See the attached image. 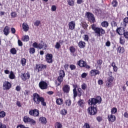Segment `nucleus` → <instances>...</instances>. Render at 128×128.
<instances>
[{
	"mask_svg": "<svg viewBox=\"0 0 128 128\" xmlns=\"http://www.w3.org/2000/svg\"><path fill=\"white\" fill-rule=\"evenodd\" d=\"M55 128H62V124L60 122H56L54 124Z\"/></svg>",
	"mask_w": 128,
	"mask_h": 128,
	"instance_id": "obj_37",
	"label": "nucleus"
},
{
	"mask_svg": "<svg viewBox=\"0 0 128 128\" xmlns=\"http://www.w3.org/2000/svg\"><path fill=\"white\" fill-rule=\"evenodd\" d=\"M18 46H24L22 42L20 40H18Z\"/></svg>",
	"mask_w": 128,
	"mask_h": 128,
	"instance_id": "obj_60",
	"label": "nucleus"
},
{
	"mask_svg": "<svg viewBox=\"0 0 128 128\" xmlns=\"http://www.w3.org/2000/svg\"><path fill=\"white\" fill-rule=\"evenodd\" d=\"M88 74L86 72L82 73L81 75L82 78H86Z\"/></svg>",
	"mask_w": 128,
	"mask_h": 128,
	"instance_id": "obj_62",
	"label": "nucleus"
},
{
	"mask_svg": "<svg viewBox=\"0 0 128 128\" xmlns=\"http://www.w3.org/2000/svg\"><path fill=\"white\" fill-rule=\"evenodd\" d=\"M124 36L126 38V40H128V32H124L123 33Z\"/></svg>",
	"mask_w": 128,
	"mask_h": 128,
	"instance_id": "obj_58",
	"label": "nucleus"
},
{
	"mask_svg": "<svg viewBox=\"0 0 128 128\" xmlns=\"http://www.w3.org/2000/svg\"><path fill=\"white\" fill-rule=\"evenodd\" d=\"M64 76H66V72H64V70H60L59 72V76L57 78V80L58 82L57 81L55 82V84H56L57 86H60L62 84V82Z\"/></svg>",
	"mask_w": 128,
	"mask_h": 128,
	"instance_id": "obj_4",
	"label": "nucleus"
},
{
	"mask_svg": "<svg viewBox=\"0 0 128 128\" xmlns=\"http://www.w3.org/2000/svg\"><path fill=\"white\" fill-rule=\"evenodd\" d=\"M120 44L124 46L126 44V40H124V37L120 36Z\"/></svg>",
	"mask_w": 128,
	"mask_h": 128,
	"instance_id": "obj_31",
	"label": "nucleus"
},
{
	"mask_svg": "<svg viewBox=\"0 0 128 128\" xmlns=\"http://www.w3.org/2000/svg\"><path fill=\"white\" fill-rule=\"evenodd\" d=\"M82 26L84 28V30H88V25L86 23L84 22V23L82 24Z\"/></svg>",
	"mask_w": 128,
	"mask_h": 128,
	"instance_id": "obj_51",
	"label": "nucleus"
},
{
	"mask_svg": "<svg viewBox=\"0 0 128 128\" xmlns=\"http://www.w3.org/2000/svg\"><path fill=\"white\" fill-rule=\"evenodd\" d=\"M69 50L71 54H72V56H74V53L76 52V48H74V46H72L69 47Z\"/></svg>",
	"mask_w": 128,
	"mask_h": 128,
	"instance_id": "obj_24",
	"label": "nucleus"
},
{
	"mask_svg": "<svg viewBox=\"0 0 128 128\" xmlns=\"http://www.w3.org/2000/svg\"><path fill=\"white\" fill-rule=\"evenodd\" d=\"M70 68L71 70H76V65H74L72 64L70 66Z\"/></svg>",
	"mask_w": 128,
	"mask_h": 128,
	"instance_id": "obj_56",
	"label": "nucleus"
},
{
	"mask_svg": "<svg viewBox=\"0 0 128 128\" xmlns=\"http://www.w3.org/2000/svg\"><path fill=\"white\" fill-rule=\"evenodd\" d=\"M11 18H16L18 16V14L16 12H12L10 13Z\"/></svg>",
	"mask_w": 128,
	"mask_h": 128,
	"instance_id": "obj_43",
	"label": "nucleus"
},
{
	"mask_svg": "<svg viewBox=\"0 0 128 128\" xmlns=\"http://www.w3.org/2000/svg\"><path fill=\"white\" fill-rule=\"evenodd\" d=\"M108 76H110L106 79V86H107L108 88H112V86H114L112 82H114V78L112 76V72H109Z\"/></svg>",
	"mask_w": 128,
	"mask_h": 128,
	"instance_id": "obj_6",
	"label": "nucleus"
},
{
	"mask_svg": "<svg viewBox=\"0 0 128 128\" xmlns=\"http://www.w3.org/2000/svg\"><path fill=\"white\" fill-rule=\"evenodd\" d=\"M101 26L102 28H108L109 26L108 22L107 21H103L101 23Z\"/></svg>",
	"mask_w": 128,
	"mask_h": 128,
	"instance_id": "obj_30",
	"label": "nucleus"
},
{
	"mask_svg": "<svg viewBox=\"0 0 128 128\" xmlns=\"http://www.w3.org/2000/svg\"><path fill=\"white\" fill-rule=\"evenodd\" d=\"M91 26L92 30L98 36H102L106 34V30L102 28L96 27V24H92Z\"/></svg>",
	"mask_w": 128,
	"mask_h": 128,
	"instance_id": "obj_2",
	"label": "nucleus"
},
{
	"mask_svg": "<svg viewBox=\"0 0 128 128\" xmlns=\"http://www.w3.org/2000/svg\"><path fill=\"white\" fill-rule=\"evenodd\" d=\"M20 62L22 66H24L26 64V60L24 58H22L20 60Z\"/></svg>",
	"mask_w": 128,
	"mask_h": 128,
	"instance_id": "obj_45",
	"label": "nucleus"
},
{
	"mask_svg": "<svg viewBox=\"0 0 128 128\" xmlns=\"http://www.w3.org/2000/svg\"><path fill=\"white\" fill-rule=\"evenodd\" d=\"M111 26H112V28L113 26H114V28H115V26H118V23H116V22L115 20H113L111 22Z\"/></svg>",
	"mask_w": 128,
	"mask_h": 128,
	"instance_id": "obj_53",
	"label": "nucleus"
},
{
	"mask_svg": "<svg viewBox=\"0 0 128 128\" xmlns=\"http://www.w3.org/2000/svg\"><path fill=\"white\" fill-rule=\"evenodd\" d=\"M22 28L24 32H28V30H30V27L26 23H23L22 24Z\"/></svg>",
	"mask_w": 128,
	"mask_h": 128,
	"instance_id": "obj_27",
	"label": "nucleus"
},
{
	"mask_svg": "<svg viewBox=\"0 0 128 128\" xmlns=\"http://www.w3.org/2000/svg\"><path fill=\"white\" fill-rule=\"evenodd\" d=\"M6 112L4 110L0 111V118H4L6 116Z\"/></svg>",
	"mask_w": 128,
	"mask_h": 128,
	"instance_id": "obj_41",
	"label": "nucleus"
},
{
	"mask_svg": "<svg viewBox=\"0 0 128 128\" xmlns=\"http://www.w3.org/2000/svg\"><path fill=\"white\" fill-rule=\"evenodd\" d=\"M68 3L71 6H72L74 4V2L73 0H68Z\"/></svg>",
	"mask_w": 128,
	"mask_h": 128,
	"instance_id": "obj_49",
	"label": "nucleus"
},
{
	"mask_svg": "<svg viewBox=\"0 0 128 128\" xmlns=\"http://www.w3.org/2000/svg\"><path fill=\"white\" fill-rule=\"evenodd\" d=\"M51 10L52 12H56V6L53 5L52 6Z\"/></svg>",
	"mask_w": 128,
	"mask_h": 128,
	"instance_id": "obj_61",
	"label": "nucleus"
},
{
	"mask_svg": "<svg viewBox=\"0 0 128 128\" xmlns=\"http://www.w3.org/2000/svg\"><path fill=\"white\" fill-rule=\"evenodd\" d=\"M66 114H68V111L66 110V109L61 110L60 114H62V116H66Z\"/></svg>",
	"mask_w": 128,
	"mask_h": 128,
	"instance_id": "obj_47",
	"label": "nucleus"
},
{
	"mask_svg": "<svg viewBox=\"0 0 128 128\" xmlns=\"http://www.w3.org/2000/svg\"><path fill=\"white\" fill-rule=\"evenodd\" d=\"M39 122L42 124H46L48 121L46 117L42 116L39 118Z\"/></svg>",
	"mask_w": 128,
	"mask_h": 128,
	"instance_id": "obj_22",
	"label": "nucleus"
},
{
	"mask_svg": "<svg viewBox=\"0 0 128 128\" xmlns=\"http://www.w3.org/2000/svg\"><path fill=\"white\" fill-rule=\"evenodd\" d=\"M111 66L113 68V70L115 72H118V66H116V62H112L111 64Z\"/></svg>",
	"mask_w": 128,
	"mask_h": 128,
	"instance_id": "obj_32",
	"label": "nucleus"
},
{
	"mask_svg": "<svg viewBox=\"0 0 128 128\" xmlns=\"http://www.w3.org/2000/svg\"><path fill=\"white\" fill-rule=\"evenodd\" d=\"M85 16L88 18V22H92L93 24L96 22V18H94V15L90 12H86Z\"/></svg>",
	"mask_w": 128,
	"mask_h": 128,
	"instance_id": "obj_7",
	"label": "nucleus"
},
{
	"mask_svg": "<svg viewBox=\"0 0 128 128\" xmlns=\"http://www.w3.org/2000/svg\"><path fill=\"white\" fill-rule=\"evenodd\" d=\"M94 14H95L98 15V14H102V10L98 8H94V11H93Z\"/></svg>",
	"mask_w": 128,
	"mask_h": 128,
	"instance_id": "obj_33",
	"label": "nucleus"
},
{
	"mask_svg": "<svg viewBox=\"0 0 128 128\" xmlns=\"http://www.w3.org/2000/svg\"><path fill=\"white\" fill-rule=\"evenodd\" d=\"M83 128H90V124H88V123L86 122L84 124Z\"/></svg>",
	"mask_w": 128,
	"mask_h": 128,
	"instance_id": "obj_59",
	"label": "nucleus"
},
{
	"mask_svg": "<svg viewBox=\"0 0 128 128\" xmlns=\"http://www.w3.org/2000/svg\"><path fill=\"white\" fill-rule=\"evenodd\" d=\"M10 52L12 54H16L17 51L16 48H13L10 50Z\"/></svg>",
	"mask_w": 128,
	"mask_h": 128,
	"instance_id": "obj_40",
	"label": "nucleus"
},
{
	"mask_svg": "<svg viewBox=\"0 0 128 128\" xmlns=\"http://www.w3.org/2000/svg\"><path fill=\"white\" fill-rule=\"evenodd\" d=\"M116 112H118V108H116L114 107L111 110V114H116Z\"/></svg>",
	"mask_w": 128,
	"mask_h": 128,
	"instance_id": "obj_46",
	"label": "nucleus"
},
{
	"mask_svg": "<svg viewBox=\"0 0 128 128\" xmlns=\"http://www.w3.org/2000/svg\"><path fill=\"white\" fill-rule=\"evenodd\" d=\"M110 36L112 38H114L116 36V31L114 30H112V31L110 32Z\"/></svg>",
	"mask_w": 128,
	"mask_h": 128,
	"instance_id": "obj_50",
	"label": "nucleus"
},
{
	"mask_svg": "<svg viewBox=\"0 0 128 128\" xmlns=\"http://www.w3.org/2000/svg\"><path fill=\"white\" fill-rule=\"evenodd\" d=\"M73 94H76V88H78V85L76 84H73Z\"/></svg>",
	"mask_w": 128,
	"mask_h": 128,
	"instance_id": "obj_52",
	"label": "nucleus"
},
{
	"mask_svg": "<svg viewBox=\"0 0 128 128\" xmlns=\"http://www.w3.org/2000/svg\"><path fill=\"white\" fill-rule=\"evenodd\" d=\"M56 104L58 106H61V104H64V100L62 98H58L56 100Z\"/></svg>",
	"mask_w": 128,
	"mask_h": 128,
	"instance_id": "obj_28",
	"label": "nucleus"
},
{
	"mask_svg": "<svg viewBox=\"0 0 128 128\" xmlns=\"http://www.w3.org/2000/svg\"><path fill=\"white\" fill-rule=\"evenodd\" d=\"M0 128H6V126L0 122Z\"/></svg>",
	"mask_w": 128,
	"mask_h": 128,
	"instance_id": "obj_64",
	"label": "nucleus"
},
{
	"mask_svg": "<svg viewBox=\"0 0 128 128\" xmlns=\"http://www.w3.org/2000/svg\"><path fill=\"white\" fill-rule=\"evenodd\" d=\"M124 52H125V50H124V47L119 46L117 48V52H118V54H124Z\"/></svg>",
	"mask_w": 128,
	"mask_h": 128,
	"instance_id": "obj_25",
	"label": "nucleus"
},
{
	"mask_svg": "<svg viewBox=\"0 0 128 128\" xmlns=\"http://www.w3.org/2000/svg\"><path fill=\"white\" fill-rule=\"evenodd\" d=\"M68 25L69 30H74L76 28V22H74V21H71L68 23Z\"/></svg>",
	"mask_w": 128,
	"mask_h": 128,
	"instance_id": "obj_20",
	"label": "nucleus"
},
{
	"mask_svg": "<svg viewBox=\"0 0 128 128\" xmlns=\"http://www.w3.org/2000/svg\"><path fill=\"white\" fill-rule=\"evenodd\" d=\"M123 22L124 26H126V24H128V17H126L123 19Z\"/></svg>",
	"mask_w": 128,
	"mask_h": 128,
	"instance_id": "obj_39",
	"label": "nucleus"
},
{
	"mask_svg": "<svg viewBox=\"0 0 128 128\" xmlns=\"http://www.w3.org/2000/svg\"><path fill=\"white\" fill-rule=\"evenodd\" d=\"M46 60L48 64H52V54H47Z\"/></svg>",
	"mask_w": 128,
	"mask_h": 128,
	"instance_id": "obj_17",
	"label": "nucleus"
},
{
	"mask_svg": "<svg viewBox=\"0 0 128 128\" xmlns=\"http://www.w3.org/2000/svg\"><path fill=\"white\" fill-rule=\"evenodd\" d=\"M3 32L4 36H8V35L10 34V27L8 26H6L3 30Z\"/></svg>",
	"mask_w": 128,
	"mask_h": 128,
	"instance_id": "obj_23",
	"label": "nucleus"
},
{
	"mask_svg": "<svg viewBox=\"0 0 128 128\" xmlns=\"http://www.w3.org/2000/svg\"><path fill=\"white\" fill-rule=\"evenodd\" d=\"M38 86L40 90H46L48 88V83L44 80L40 81L39 82Z\"/></svg>",
	"mask_w": 128,
	"mask_h": 128,
	"instance_id": "obj_13",
	"label": "nucleus"
},
{
	"mask_svg": "<svg viewBox=\"0 0 128 128\" xmlns=\"http://www.w3.org/2000/svg\"><path fill=\"white\" fill-rule=\"evenodd\" d=\"M29 114L32 116H34L36 118L40 116V110L38 109H31L29 110Z\"/></svg>",
	"mask_w": 128,
	"mask_h": 128,
	"instance_id": "obj_10",
	"label": "nucleus"
},
{
	"mask_svg": "<svg viewBox=\"0 0 128 128\" xmlns=\"http://www.w3.org/2000/svg\"><path fill=\"white\" fill-rule=\"evenodd\" d=\"M78 46L80 48H86V42H83L82 40H80Z\"/></svg>",
	"mask_w": 128,
	"mask_h": 128,
	"instance_id": "obj_26",
	"label": "nucleus"
},
{
	"mask_svg": "<svg viewBox=\"0 0 128 128\" xmlns=\"http://www.w3.org/2000/svg\"><path fill=\"white\" fill-rule=\"evenodd\" d=\"M65 104H66V108H68L72 104V100L70 99H68L65 101Z\"/></svg>",
	"mask_w": 128,
	"mask_h": 128,
	"instance_id": "obj_29",
	"label": "nucleus"
},
{
	"mask_svg": "<svg viewBox=\"0 0 128 128\" xmlns=\"http://www.w3.org/2000/svg\"><path fill=\"white\" fill-rule=\"evenodd\" d=\"M40 24V20H37L34 22V26H38Z\"/></svg>",
	"mask_w": 128,
	"mask_h": 128,
	"instance_id": "obj_54",
	"label": "nucleus"
},
{
	"mask_svg": "<svg viewBox=\"0 0 128 128\" xmlns=\"http://www.w3.org/2000/svg\"><path fill=\"white\" fill-rule=\"evenodd\" d=\"M8 76L10 80H14V78H16V75H14V72L12 71L10 72V74Z\"/></svg>",
	"mask_w": 128,
	"mask_h": 128,
	"instance_id": "obj_35",
	"label": "nucleus"
},
{
	"mask_svg": "<svg viewBox=\"0 0 128 128\" xmlns=\"http://www.w3.org/2000/svg\"><path fill=\"white\" fill-rule=\"evenodd\" d=\"M2 88L4 90H8L12 88V84H10L8 81H5L3 84Z\"/></svg>",
	"mask_w": 128,
	"mask_h": 128,
	"instance_id": "obj_15",
	"label": "nucleus"
},
{
	"mask_svg": "<svg viewBox=\"0 0 128 128\" xmlns=\"http://www.w3.org/2000/svg\"><path fill=\"white\" fill-rule=\"evenodd\" d=\"M118 2L116 0H113L112 2V5L113 8H116L118 6Z\"/></svg>",
	"mask_w": 128,
	"mask_h": 128,
	"instance_id": "obj_38",
	"label": "nucleus"
},
{
	"mask_svg": "<svg viewBox=\"0 0 128 128\" xmlns=\"http://www.w3.org/2000/svg\"><path fill=\"white\" fill-rule=\"evenodd\" d=\"M116 32H117L118 34H119V36H122V34L120 33L122 32V28L120 27L117 28L116 30Z\"/></svg>",
	"mask_w": 128,
	"mask_h": 128,
	"instance_id": "obj_44",
	"label": "nucleus"
},
{
	"mask_svg": "<svg viewBox=\"0 0 128 128\" xmlns=\"http://www.w3.org/2000/svg\"><path fill=\"white\" fill-rule=\"evenodd\" d=\"M48 48V44H46L43 42V43H40L38 44V48L39 50H42V48H44V50H46Z\"/></svg>",
	"mask_w": 128,
	"mask_h": 128,
	"instance_id": "obj_21",
	"label": "nucleus"
},
{
	"mask_svg": "<svg viewBox=\"0 0 128 128\" xmlns=\"http://www.w3.org/2000/svg\"><path fill=\"white\" fill-rule=\"evenodd\" d=\"M102 100V97H100V96H98L96 98H90L88 100V104H90V106H94L96 104H101Z\"/></svg>",
	"mask_w": 128,
	"mask_h": 128,
	"instance_id": "obj_3",
	"label": "nucleus"
},
{
	"mask_svg": "<svg viewBox=\"0 0 128 128\" xmlns=\"http://www.w3.org/2000/svg\"><path fill=\"white\" fill-rule=\"evenodd\" d=\"M44 68H46V65L44 64H36L34 70H36L38 72H42V70H44Z\"/></svg>",
	"mask_w": 128,
	"mask_h": 128,
	"instance_id": "obj_11",
	"label": "nucleus"
},
{
	"mask_svg": "<svg viewBox=\"0 0 128 128\" xmlns=\"http://www.w3.org/2000/svg\"><path fill=\"white\" fill-rule=\"evenodd\" d=\"M20 90H22V88H20V86H16V92H20Z\"/></svg>",
	"mask_w": 128,
	"mask_h": 128,
	"instance_id": "obj_63",
	"label": "nucleus"
},
{
	"mask_svg": "<svg viewBox=\"0 0 128 128\" xmlns=\"http://www.w3.org/2000/svg\"><path fill=\"white\" fill-rule=\"evenodd\" d=\"M78 104L80 108H84V102L83 100L80 99L78 102Z\"/></svg>",
	"mask_w": 128,
	"mask_h": 128,
	"instance_id": "obj_34",
	"label": "nucleus"
},
{
	"mask_svg": "<svg viewBox=\"0 0 128 128\" xmlns=\"http://www.w3.org/2000/svg\"><path fill=\"white\" fill-rule=\"evenodd\" d=\"M32 100L36 104H41V105L42 106H46V98L43 96H41L38 94L34 93L33 94Z\"/></svg>",
	"mask_w": 128,
	"mask_h": 128,
	"instance_id": "obj_1",
	"label": "nucleus"
},
{
	"mask_svg": "<svg viewBox=\"0 0 128 128\" xmlns=\"http://www.w3.org/2000/svg\"><path fill=\"white\" fill-rule=\"evenodd\" d=\"M108 120L110 122H114L116 120V116L112 114H108Z\"/></svg>",
	"mask_w": 128,
	"mask_h": 128,
	"instance_id": "obj_18",
	"label": "nucleus"
},
{
	"mask_svg": "<svg viewBox=\"0 0 128 128\" xmlns=\"http://www.w3.org/2000/svg\"><path fill=\"white\" fill-rule=\"evenodd\" d=\"M78 66H80V68H90V66L88 65L86 62L82 60H80L77 62Z\"/></svg>",
	"mask_w": 128,
	"mask_h": 128,
	"instance_id": "obj_9",
	"label": "nucleus"
},
{
	"mask_svg": "<svg viewBox=\"0 0 128 128\" xmlns=\"http://www.w3.org/2000/svg\"><path fill=\"white\" fill-rule=\"evenodd\" d=\"M22 40L23 42H28L30 40V37L28 35L24 36L22 38Z\"/></svg>",
	"mask_w": 128,
	"mask_h": 128,
	"instance_id": "obj_36",
	"label": "nucleus"
},
{
	"mask_svg": "<svg viewBox=\"0 0 128 128\" xmlns=\"http://www.w3.org/2000/svg\"><path fill=\"white\" fill-rule=\"evenodd\" d=\"M32 46L34 48H38V44L36 42H34L32 44Z\"/></svg>",
	"mask_w": 128,
	"mask_h": 128,
	"instance_id": "obj_57",
	"label": "nucleus"
},
{
	"mask_svg": "<svg viewBox=\"0 0 128 128\" xmlns=\"http://www.w3.org/2000/svg\"><path fill=\"white\" fill-rule=\"evenodd\" d=\"M20 78L22 80L26 82V80H30V74L28 72L26 73L22 74Z\"/></svg>",
	"mask_w": 128,
	"mask_h": 128,
	"instance_id": "obj_12",
	"label": "nucleus"
},
{
	"mask_svg": "<svg viewBox=\"0 0 128 128\" xmlns=\"http://www.w3.org/2000/svg\"><path fill=\"white\" fill-rule=\"evenodd\" d=\"M73 97L74 98L76 99V96H78V98H80L82 96V88H78V90H76V93H73Z\"/></svg>",
	"mask_w": 128,
	"mask_h": 128,
	"instance_id": "obj_14",
	"label": "nucleus"
},
{
	"mask_svg": "<svg viewBox=\"0 0 128 128\" xmlns=\"http://www.w3.org/2000/svg\"><path fill=\"white\" fill-rule=\"evenodd\" d=\"M87 111L90 116H96L98 112V108L94 106H91L88 107Z\"/></svg>",
	"mask_w": 128,
	"mask_h": 128,
	"instance_id": "obj_8",
	"label": "nucleus"
},
{
	"mask_svg": "<svg viewBox=\"0 0 128 128\" xmlns=\"http://www.w3.org/2000/svg\"><path fill=\"white\" fill-rule=\"evenodd\" d=\"M100 71L96 70H92L90 71V76H96L98 74H100Z\"/></svg>",
	"mask_w": 128,
	"mask_h": 128,
	"instance_id": "obj_19",
	"label": "nucleus"
},
{
	"mask_svg": "<svg viewBox=\"0 0 128 128\" xmlns=\"http://www.w3.org/2000/svg\"><path fill=\"white\" fill-rule=\"evenodd\" d=\"M62 90L64 94H68L70 90V86L68 84H64Z\"/></svg>",
	"mask_w": 128,
	"mask_h": 128,
	"instance_id": "obj_16",
	"label": "nucleus"
},
{
	"mask_svg": "<svg viewBox=\"0 0 128 128\" xmlns=\"http://www.w3.org/2000/svg\"><path fill=\"white\" fill-rule=\"evenodd\" d=\"M22 121L24 124H29L30 126H34L36 124V120L30 118L28 116H25L22 118Z\"/></svg>",
	"mask_w": 128,
	"mask_h": 128,
	"instance_id": "obj_5",
	"label": "nucleus"
},
{
	"mask_svg": "<svg viewBox=\"0 0 128 128\" xmlns=\"http://www.w3.org/2000/svg\"><path fill=\"white\" fill-rule=\"evenodd\" d=\"M60 42H56V44L55 45V48H56L57 50H59V48H60Z\"/></svg>",
	"mask_w": 128,
	"mask_h": 128,
	"instance_id": "obj_55",
	"label": "nucleus"
},
{
	"mask_svg": "<svg viewBox=\"0 0 128 128\" xmlns=\"http://www.w3.org/2000/svg\"><path fill=\"white\" fill-rule=\"evenodd\" d=\"M83 38L84 42H88V40H90V36H88V34H84Z\"/></svg>",
	"mask_w": 128,
	"mask_h": 128,
	"instance_id": "obj_48",
	"label": "nucleus"
},
{
	"mask_svg": "<svg viewBox=\"0 0 128 128\" xmlns=\"http://www.w3.org/2000/svg\"><path fill=\"white\" fill-rule=\"evenodd\" d=\"M29 52L30 54H34L36 52V48H30L29 49Z\"/></svg>",
	"mask_w": 128,
	"mask_h": 128,
	"instance_id": "obj_42",
	"label": "nucleus"
}]
</instances>
